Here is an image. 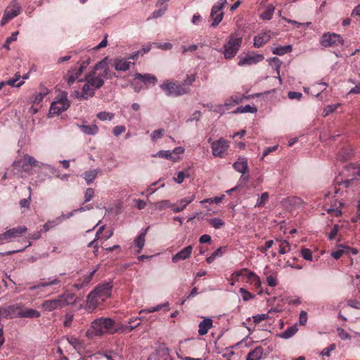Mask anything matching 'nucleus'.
Instances as JSON below:
<instances>
[{
	"mask_svg": "<svg viewBox=\"0 0 360 360\" xmlns=\"http://www.w3.org/2000/svg\"><path fill=\"white\" fill-rule=\"evenodd\" d=\"M94 195V190L92 188H86L84 193V203L89 202Z\"/></svg>",
	"mask_w": 360,
	"mask_h": 360,
	"instance_id": "51",
	"label": "nucleus"
},
{
	"mask_svg": "<svg viewBox=\"0 0 360 360\" xmlns=\"http://www.w3.org/2000/svg\"><path fill=\"white\" fill-rule=\"evenodd\" d=\"M257 111V109L255 106H251L250 105H246L245 106H240L238 107L235 111L234 113H245V112H251L254 113Z\"/></svg>",
	"mask_w": 360,
	"mask_h": 360,
	"instance_id": "37",
	"label": "nucleus"
},
{
	"mask_svg": "<svg viewBox=\"0 0 360 360\" xmlns=\"http://www.w3.org/2000/svg\"><path fill=\"white\" fill-rule=\"evenodd\" d=\"M271 36L272 33L270 31H266L255 36L254 38V46L255 47L262 46L269 41Z\"/></svg>",
	"mask_w": 360,
	"mask_h": 360,
	"instance_id": "19",
	"label": "nucleus"
},
{
	"mask_svg": "<svg viewBox=\"0 0 360 360\" xmlns=\"http://www.w3.org/2000/svg\"><path fill=\"white\" fill-rule=\"evenodd\" d=\"M141 318L136 317L134 319H131L129 321L128 324L126 326H124L122 327L123 331H127V332L132 331L134 328H136V327H138L139 326L141 325Z\"/></svg>",
	"mask_w": 360,
	"mask_h": 360,
	"instance_id": "28",
	"label": "nucleus"
},
{
	"mask_svg": "<svg viewBox=\"0 0 360 360\" xmlns=\"http://www.w3.org/2000/svg\"><path fill=\"white\" fill-rule=\"evenodd\" d=\"M242 101V98L238 96H233L230 98V99L227 100L225 102V105L230 106V105H235L240 103Z\"/></svg>",
	"mask_w": 360,
	"mask_h": 360,
	"instance_id": "46",
	"label": "nucleus"
},
{
	"mask_svg": "<svg viewBox=\"0 0 360 360\" xmlns=\"http://www.w3.org/2000/svg\"><path fill=\"white\" fill-rule=\"evenodd\" d=\"M148 360H172L169 349L165 345L160 346L154 353L150 354Z\"/></svg>",
	"mask_w": 360,
	"mask_h": 360,
	"instance_id": "13",
	"label": "nucleus"
},
{
	"mask_svg": "<svg viewBox=\"0 0 360 360\" xmlns=\"http://www.w3.org/2000/svg\"><path fill=\"white\" fill-rule=\"evenodd\" d=\"M208 222L213 226L214 229H221L224 226V222L219 218H213L208 219Z\"/></svg>",
	"mask_w": 360,
	"mask_h": 360,
	"instance_id": "41",
	"label": "nucleus"
},
{
	"mask_svg": "<svg viewBox=\"0 0 360 360\" xmlns=\"http://www.w3.org/2000/svg\"><path fill=\"white\" fill-rule=\"evenodd\" d=\"M40 316V313L36 309H23L22 308V312L20 315V318H39Z\"/></svg>",
	"mask_w": 360,
	"mask_h": 360,
	"instance_id": "29",
	"label": "nucleus"
},
{
	"mask_svg": "<svg viewBox=\"0 0 360 360\" xmlns=\"http://www.w3.org/2000/svg\"><path fill=\"white\" fill-rule=\"evenodd\" d=\"M115 321L110 318L101 317L96 319L91 322V327L87 330L86 335L101 336L105 333L114 334L118 331V329L115 328Z\"/></svg>",
	"mask_w": 360,
	"mask_h": 360,
	"instance_id": "2",
	"label": "nucleus"
},
{
	"mask_svg": "<svg viewBox=\"0 0 360 360\" xmlns=\"http://www.w3.org/2000/svg\"><path fill=\"white\" fill-rule=\"evenodd\" d=\"M172 206V203L168 200H160L155 204V207L160 210L170 207Z\"/></svg>",
	"mask_w": 360,
	"mask_h": 360,
	"instance_id": "43",
	"label": "nucleus"
},
{
	"mask_svg": "<svg viewBox=\"0 0 360 360\" xmlns=\"http://www.w3.org/2000/svg\"><path fill=\"white\" fill-rule=\"evenodd\" d=\"M25 226L13 228L0 235V240L8 241L11 238H16L27 231Z\"/></svg>",
	"mask_w": 360,
	"mask_h": 360,
	"instance_id": "12",
	"label": "nucleus"
},
{
	"mask_svg": "<svg viewBox=\"0 0 360 360\" xmlns=\"http://www.w3.org/2000/svg\"><path fill=\"white\" fill-rule=\"evenodd\" d=\"M164 132H165V130L163 129H159L158 130H155L151 134V139L153 140H156L158 139H160L163 136Z\"/></svg>",
	"mask_w": 360,
	"mask_h": 360,
	"instance_id": "58",
	"label": "nucleus"
},
{
	"mask_svg": "<svg viewBox=\"0 0 360 360\" xmlns=\"http://www.w3.org/2000/svg\"><path fill=\"white\" fill-rule=\"evenodd\" d=\"M269 317L266 314H261L253 316V321L255 323H259L262 321L266 319Z\"/></svg>",
	"mask_w": 360,
	"mask_h": 360,
	"instance_id": "62",
	"label": "nucleus"
},
{
	"mask_svg": "<svg viewBox=\"0 0 360 360\" xmlns=\"http://www.w3.org/2000/svg\"><path fill=\"white\" fill-rule=\"evenodd\" d=\"M91 59L89 57H88L85 60L82 61V63L80 64L79 67V74H82L84 70L86 68V67L90 63Z\"/></svg>",
	"mask_w": 360,
	"mask_h": 360,
	"instance_id": "61",
	"label": "nucleus"
},
{
	"mask_svg": "<svg viewBox=\"0 0 360 360\" xmlns=\"http://www.w3.org/2000/svg\"><path fill=\"white\" fill-rule=\"evenodd\" d=\"M274 244V240H269L268 241H266L264 244V246H260V247H258L257 248V250L261 252H265L266 251H267L269 248H271L272 247Z\"/></svg>",
	"mask_w": 360,
	"mask_h": 360,
	"instance_id": "55",
	"label": "nucleus"
},
{
	"mask_svg": "<svg viewBox=\"0 0 360 360\" xmlns=\"http://www.w3.org/2000/svg\"><path fill=\"white\" fill-rule=\"evenodd\" d=\"M134 79L140 80L147 88L149 84H155L158 82L157 77L151 74L146 73H136L134 75Z\"/></svg>",
	"mask_w": 360,
	"mask_h": 360,
	"instance_id": "16",
	"label": "nucleus"
},
{
	"mask_svg": "<svg viewBox=\"0 0 360 360\" xmlns=\"http://www.w3.org/2000/svg\"><path fill=\"white\" fill-rule=\"evenodd\" d=\"M343 42L344 40L340 34L331 32L324 33L320 40L321 45L326 48L342 45Z\"/></svg>",
	"mask_w": 360,
	"mask_h": 360,
	"instance_id": "6",
	"label": "nucleus"
},
{
	"mask_svg": "<svg viewBox=\"0 0 360 360\" xmlns=\"http://www.w3.org/2000/svg\"><path fill=\"white\" fill-rule=\"evenodd\" d=\"M98 172V169H91L86 171L85 172L83 173V178L85 179L88 185L91 184L93 182V181L96 178Z\"/></svg>",
	"mask_w": 360,
	"mask_h": 360,
	"instance_id": "30",
	"label": "nucleus"
},
{
	"mask_svg": "<svg viewBox=\"0 0 360 360\" xmlns=\"http://www.w3.org/2000/svg\"><path fill=\"white\" fill-rule=\"evenodd\" d=\"M161 89L167 96L177 97L188 94L190 89L173 80H166L160 85Z\"/></svg>",
	"mask_w": 360,
	"mask_h": 360,
	"instance_id": "3",
	"label": "nucleus"
},
{
	"mask_svg": "<svg viewBox=\"0 0 360 360\" xmlns=\"http://www.w3.org/2000/svg\"><path fill=\"white\" fill-rule=\"evenodd\" d=\"M97 117L99 120H103V121L106 120L108 119L111 120L113 118V115L112 113L107 112H101L98 113Z\"/></svg>",
	"mask_w": 360,
	"mask_h": 360,
	"instance_id": "54",
	"label": "nucleus"
},
{
	"mask_svg": "<svg viewBox=\"0 0 360 360\" xmlns=\"http://www.w3.org/2000/svg\"><path fill=\"white\" fill-rule=\"evenodd\" d=\"M98 296L95 294V292L91 291L87 296V309L89 311H92L98 304Z\"/></svg>",
	"mask_w": 360,
	"mask_h": 360,
	"instance_id": "24",
	"label": "nucleus"
},
{
	"mask_svg": "<svg viewBox=\"0 0 360 360\" xmlns=\"http://www.w3.org/2000/svg\"><path fill=\"white\" fill-rule=\"evenodd\" d=\"M192 251V245H188L187 247L178 252L176 255H173L172 257V261L174 263H177L179 261L185 260L191 257Z\"/></svg>",
	"mask_w": 360,
	"mask_h": 360,
	"instance_id": "15",
	"label": "nucleus"
},
{
	"mask_svg": "<svg viewBox=\"0 0 360 360\" xmlns=\"http://www.w3.org/2000/svg\"><path fill=\"white\" fill-rule=\"evenodd\" d=\"M264 349L261 346L255 347L248 353L247 360H259L263 354Z\"/></svg>",
	"mask_w": 360,
	"mask_h": 360,
	"instance_id": "27",
	"label": "nucleus"
},
{
	"mask_svg": "<svg viewBox=\"0 0 360 360\" xmlns=\"http://www.w3.org/2000/svg\"><path fill=\"white\" fill-rule=\"evenodd\" d=\"M154 156L164 158L167 160H172L173 161H176L178 160L177 157L172 155V153L171 150H160Z\"/></svg>",
	"mask_w": 360,
	"mask_h": 360,
	"instance_id": "38",
	"label": "nucleus"
},
{
	"mask_svg": "<svg viewBox=\"0 0 360 360\" xmlns=\"http://www.w3.org/2000/svg\"><path fill=\"white\" fill-rule=\"evenodd\" d=\"M46 94H47L46 90H45L43 92H40V93L36 94L34 97V99L32 100V102L36 104L39 103L43 100V98H44V96Z\"/></svg>",
	"mask_w": 360,
	"mask_h": 360,
	"instance_id": "56",
	"label": "nucleus"
},
{
	"mask_svg": "<svg viewBox=\"0 0 360 360\" xmlns=\"http://www.w3.org/2000/svg\"><path fill=\"white\" fill-rule=\"evenodd\" d=\"M60 281L58 278H55L52 281H48V282H41L38 285L31 286L30 288V290H34L36 289H39L44 287H47L53 285H57L60 283Z\"/></svg>",
	"mask_w": 360,
	"mask_h": 360,
	"instance_id": "35",
	"label": "nucleus"
},
{
	"mask_svg": "<svg viewBox=\"0 0 360 360\" xmlns=\"http://www.w3.org/2000/svg\"><path fill=\"white\" fill-rule=\"evenodd\" d=\"M69 343L74 347L77 351H79L82 348L80 341L76 338H71L68 339Z\"/></svg>",
	"mask_w": 360,
	"mask_h": 360,
	"instance_id": "48",
	"label": "nucleus"
},
{
	"mask_svg": "<svg viewBox=\"0 0 360 360\" xmlns=\"http://www.w3.org/2000/svg\"><path fill=\"white\" fill-rule=\"evenodd\" d=\"M194 200V196H192L191 198H185L182 200H181L180 203H184V206L181 207H176L174 208L173 212L175 213H178L181 212L184 210V208L186 207V205L189 203H191Z\"/></svg>",
	"mask_w": 360,
	"mask_h": 360,
	"instance_id": "40",
	"label": "nucleus"
},
{
	"mask_svg": "<svg viewBox=\"0 0 360 360\" xmlns=\"http://www.w3.org/2000/svg\"><path fill=\"white\" fill-rule=\"evenodd\" d=\"M233 167L237 172L243 174L248 172V164L247 159L245 158H238V160L234 162Z\"/></svg>",
	"mask_w": 360,
	"mask_h": 360,
	"instance_id": "21",
	"label": "nucleus"
},
{
	"mask_svg": "<svg viewBox=\"0 0 360 360\" xmlns=\"http://www.w3.org/2000/svg\"><path fill=\"white\" fill-rule=\"evenodd\" d=\"M97 269H94L89 274L86 275L84 276L83 280L82 281L86 285H87L92 280V278L95 273L96 272Z\"/></svg>",
	"mask_w": 360,
	"mask_h": 360,
	"instance_id": "59",
	"label": "nucleus"
},
{
	"mask_svg": "<svg viewBox=\"0 0 360 360\" xmlns=\"http://www.w3.org/2000/svg\"><path fill=\"white\" fill-rule=\"evenodd\" d=\"M93 360H113L112 359V355H111V352H108V353H105V354H103V353H98L96 355H95L94 357H93Z\"/></svg>",
	"mask_w": 360,
	"mask_h": 360,
	"instance_id": "47",
	"label": "nucleus"
},
{
	"mask_svg": "<svg viewBox=\"0 0 360 360\" xmlns=\"http://www.w3.org/2000/svg\"><path fill=\"white\" fill-rule=\"evenodd\" d=\"M338 105H327L323 111V113H322V115L323 117H327L328 116L330 113H332L333 112H334L336 108H338Z\"/></svg>",
	"mask_w": 360,
	"mask_h": 360,
	"instance_id": "49",
	"label": "nucleus"
},
{
	"mask_svg": "<svg viewBox=\"0 0 360 360\" xmlns=\"http://www.w3.org/2000/svg\"><path fill=\"white\" fill-rule=\"evenodd\" d=\"M292 46L291 45H287L284 46L276 47L272 50V52L275 55L282 56L285 53L291 52Z\"/></svg>",
	"mask_w": 360,
	"mask_h": 360,
	"instance_id": "39",
	"label": "nucleus"
},
{
	"mask_svg": "<svg viewBox=\"0 0 360 360\" xmlns=\"http://www.w3.org/2000/svg\"><path fill=\"white\" fill-rule=\"evenodd\" d=\"M242 44V36L238 34H231L229 39L224 45V55L225 58L231 59L238 53Z\"/></svg>",
	"mask_w": 360,
	"mask_h": 360,
	"instance_id": "4",
	"label": "nucleus"
},
{
	"mask_svg": "<svg viewBox=\"0 0 360 360\" xmlns=\"http://www.w3.org/2000/svg\"><path fill=\"white\" fill-rule=\"evenodd\" d=\"M18 34V32H14L11 34V35L8 37L4 44V48L6 49L7 50H10V44L13 41H16L17 36Z\"/></svg>",
	"mask_w": 360,
	"mask_h": 360,
	"instance_id": "44",
	"label": "nucleus"
},
{
	"mask_svg": "<svg viewBox=\"0 0 360 360\" xmlns=\"http://www.w3.org/2000/svg\"><path fill=\"white\" fill-rule=\"evenodd\" d=\"M212 326V320L210 318L205 319L199 323L198 333L200 335H204L207 333L210 328Z\"/></svg>",
	"mask_w": 360,
	"mask_h": 360,
	"instance_id": "23",
	"label": "nucleus"
},
{
	"mask_svg": "<svg viewBox=\"0 0 360 360\" xmlns=\"http://www.w3.org/2000/svg\"><path fill=\"white\" fill-rule=\"evenodd\" d=\"M275 7L270 4L268 5L265 11L260 14V17L263 20H269L271 19L274 13Z\"/></svg>",
	"mask_w": 360,
	"mask_h": 360,
	"instance_id": "31",
	"label": "nucleus"
},
{
	"mask_svg": "<svg viewBox=\"0 0 360 360\" xmlns=\"http://www.w3.org/2000/svg\"><path fill=\"white\" fill-rule=\"evenodd\" d=\"M240 292L243 300L245 301L250 300L255 297L254 295H252L251 292H248V290L243 288H240Z\"/></svg>",
	"mask_w": 360,
	"mask_h": 360,
	"instance_id": "50",
	"label": "nucleus"
},
{
	"mask_svg": "<svg viewBox=\"0 0 360 360\" xmlns=\"http://www.w3.org/2000/svg\"><path fill=\"white\" fill-rule=\"evenodd\" d=\"M157 6L159 7L158 10L155 11L148 18V20H154L158 19L160 17H162L167 9V4H164L162 3L158 4V1L157 2Z\"/></svg>",
	"mask_w": 360,
	"mask_h": 360,
	"instance_id": "26",
	"label": "nucleus"
},
{
	"mask_svg": "<svg viewBox=\"0 0 360 360\" xmlns=\"http://www.w3.org/2000/svg\"><path fill=\"white\" fill-rule=\"evenodd\" d=\"M297 331V327L296 325L292 326L288 328L285 331L279 335L281 338L289 339L292 338Z\"/></svg>",
	"mask_w": 360,
	"mask_h": 360,
	"instance_id": "32",
	"label": "nucleus"
},
{
	"mask_svg": "<svg viewBox=\"0 0 360 360\" xmlns=\"http://www.w3.org/2000/svg\"><path fill=\"white\" fill-rule=\"evenodd\" d=\"M153 44H154L157 48L163 50H170L172 48V44L169 42H166L164 44L153 43Z\"/></svg>",
	"mask_w": 360,
	"mask_h": 360,
	"instance_id": "60",
	"label": "nucleus"
},
{
	"mask_svg": "<svg viewBox=\"0 0 360 360\" xmlns=\"http://www.w3.org/2000/svg\"><path fill=\"white\" fill-rule=\"evenodd\" d=\"M68 305V301L63 300V295H60L57 299L46 300L42 304V307L48 311H53L56 309H60Z\"/></svg>",
	"mask_w": 360,
	"mask_h": 360,
	"instance_id": "9",
	"label": "nucleus"
},
{
	"mask_svg": "<svg viewBox=\"0 0 360 360\" xmlns=\"http://www.w3.org/2000/svg\"><path fill=\"white\" fill-rule=\"evenodd\" d=\"M21 10V6L16 0L11 1L4 11L1 22H6L13 20L20 13Z\"/></svg>",
	"mask_w": 360,
	"mask_h": 360,
	"instance_id": "7",
	"label": "nucleus"
},
{
	"mask_svg": "<svg viewBox=\"0 0 360 360\" xmlns=\"http://www.w3.org/2000/svg\"><path fill=\"white\" fill-rule=\"evenodd\" d=\"M125 131V127L122 125L116 126L113 129V134L115 136H120L121 134H122Z\"/></svg>",
	"mask_w": 360,
	"mask_h": 360,
	"instance_id": "64",
	"label": "nucleus"
},
{
	"mask_svg": "<svg viewBox=\"0 0 360 360\" xmlns=\"http://www.w3.org/2000/svg\"><path fill=\"white\" fill-rule=\"evenodd\" d=\"M131 63L124 58L114 59L113 66L117 71H127L130 68Z\"/></svg>",
	"mask_w": 360,
	"mask_h": 360,
	"instance_id": "20",
	"label": "nucleus"
},
{
	"mask_svg": "<svg viewBox=\"0 0 360 360\" xmlns=\"http://www.w3.org/2000/svg\"><path fill=\"white\" fill-rule=\"evenodd\" d=\"M290 250V244L287 240H282L281 241L280 245H279V253L281 255H284L286 252H289Z\"/></svg>",
	"mask_w": 360,
	"mask_h": 360,
	"instance_id": "42",
	"label": "nucleus"
},
{
	"mask_svg": "<svg viewBox=\"0 0 360 360\" xmlns=\"http://www.w3.org/2000/svg\"><path fill=\"white\" fill-rule=\"evenodd\" d=\"M63 217V215H62L60 217H58V218H56L54 220H49L47 222H46L43 225V231L44 232H47L51 229H52V228L55 227L56 226H57L59 223L61 222V219H62Z\"/></svg>",
	"mask_w": 360,
	"mask_h": 360,
	"instance_id": "34",
	"label": "nucleus"
},
{
	"mask_svg": "<svg viewBox=\"0 0 360 360\" xmlns=\"http://www.w3.org/2000/svg\"><path fill=\"white\" fill-rule=\"evenodd\" d=\"M269 193L267 192L263 193L261 196L257 199V202L255 205V207H262L263 206L267 200L269 199Z\"/></svg>",
	"mask_w": 360,
	"mask_h": 360,
	"instance_id": "45",
	"label": "nucleus"
},
{
	"mask_svg": "<svg viewBox=\"0 0 360 360\" xmlns=\"http://www.w3.org/2000/svg\"><path fill=\"white\" fill-rule=\"evenodd\" d=\"M148 229L149 228L148 227L146 229L143 230L142 232L138 236V237L134 240L136 247L139 248L137 250V253H140L141 252L145 245L146 235Z\"/></svg>",
	"mask_w": 360,
	"mask_h": 360,
	"instance_id": "25",
	"label": "nucleus"
},
{
	"mask_svg": "<svg viewBox=\"0 0 360 360\" xmlns=\"http://www.w3.org/2000/svg\"><path fill=\"white\" fill-rule=\"evenodd\" d=\"M335 349V345L331 344L328 347L323 349L321 353L322 356H329L330 355V352Z\"/></svg>",
	"mask_w": 360,
	"mask_h": 360,
	"instance_id": "57",
	"label": "nucleus"
},
{
	"mask_svg": "<svg viewBox=\"0 0 360 360\" xmlns=\"http://www.w3.org/2000/svg\"><path fill=\"white\" fill-rule=\"evenodd\" d=\"M22 306L20 304L9 305L6 307H1L3 312V318L13 319L20 317Z\"/></svg>",
	"mask_w": 360,
	"mask_h": 360,
	"instance_id": "10",
	"label": "nucleus"
},
{
	"mask_svg": "<svg viewBox=\"0 0 360 360\" xmlns=\"http://www.w3.org/2000/svg\"><path fill=\"white\" fill-rule=\"evenodd\" d=\"M82 74H79V69L75 68L69 70L65 79L67 81L68 86H72L75 80L79 79Z\"/></svg>",
	"mask_w": 360,
	"mask_h": 360,
	"instance_id": "22",
	"label": "nucleus"
},
{
	"mask_svg": "<svg viewBox=\"0 0 360 360\" xmlns=\"http://www.w3.org/2000/svg\"><path fill=\"white\" fill-rule=\"evenodd\" d=\"M226 4V0H219L212 8L210 18L213 22H221L223 20V8Z\"/></svg>",
	"mask_w": 360,
	"mask_h": 360,
	"instance_id": "8",
	"label": "nucleus"
},
{
	"mask_svg": "<svg viewBox=\"0 0 360 360\" xmlns=\"http://www.w3.org/2000/svg\"><path fill=\"white\" fill-rule=\"evenodd\" d=\"M357 176L360 178V170H358L356 172V176H353L352 179H346V180L342 181L336 180V184L338 185L344 184L345 186V187L347 188L349 186L351 181H352L354 179H356Z\"/></svg>",
	"mask_w": 360,
	"mask_h": 360,
	"instance_id": "52",
	"label": "nucleus"
},
{
	"mask_svg": "<svg viewBox=\"0 0 360 360\" xmlns=\"http://www.w3.org/2000/svg\"><path fill=\"white\" fill-rule=\"evenodd\" d=\"M14 165L16 167L24 168L26 166H38V162L33 157L26 154L22 159L15 162Z\"/></svg>",
	"mask_w": 360,
	"mask_h": 360,
	"instance_id": "17",
	"label": "nucleus"
},
{
	"mask_svg": "<svg viewBox=\"0 0 360 360\" xmlns=\"http://www.w3.org/2000/svg\"><path fill=\"white\" fill-rule=\"evenodd\" d=\"M288 96L290 99L300 100L301 98L302 97V94L296 91H289Z\"/></svg>",
	"mask_w": 360,
	"mask_h": 360,
	"instance_id": "63",
	"label": "nucleus"
},
{
	"mask_svg": "<svg viewBox=\"0 0 360 360\" xmlns=\"http://www.w3.org/2000/svg\"><path fill=\"white\" fill-rule=\"evenodd\" d=\"M269 63L273 67V68H274V70L276 71L278 75L277 77L279 79L280 82H281V79L280 77V68L282 62L279 60L278 58L274 57L270 60Z\"/></svg>",
	"mask_w": 360,
	"mask_h": 360,
	"instance_id": "36",
	"label": "nucleus"
},
{
	"mask_svg": "<svg viewBox=\"0 0 360 360\" xmlns=\"http://www.w3.org/2000/svg\"><path fill=\"white\" fill-rule=\"evenodd\" d=\"M112 285L111 283H105L96 287L93 292L99 297L101 301L110 296Z\"/></svg>",
	"mask_w": 360,
	"mask_h": 360,
	"instance_id": "14",
	"label": "nucleus"
},
{
	"mask_svg": "<svg viewBox=\"0 0 360 360\" xmlns=\"http://www.w3.org/2000/svg\"><path fill=\"white\" fill-rule=\"evenodd\" d=\"M79 128L86 134L95 135L98 131V128L96 125H80Z\"/></svg>",
	"mask_w": 360,
	"mask_h": 360,
	"instance_id": "33",
	"label": "nucleus"
},
{
	"mask_svg": "<svg viewBox=\"0 0 360 360\" xmlns=\"http://www.w3.org/2000/svg\"><path fill=\"white\" fill-rule=\"evenodd\" d=\"M108 57H105L86 75L84 81L86 83L83 86L81 95L83 99H86L88 96L94 95V89H98L104 84L105 80L108 79Z\"/></svg>",
	"mask_w": 360,
	"mask_h": 360,
	"instance_id": "1",
	"label": "nucleus"
},
{
	"mask_svg": "<svg viewBox=\"0 0 360 360\" xmlns=\"http://www.w3.org/2000/svg\"><path fill=\"white\" fill-rule=\"evenodd\" d=\"M228 146V141L223 138L212 142L211 148L213 155L216 157H221Z\"/></svg>",
	"mask_w": 360,
	"mask_h": 360,
	"instance_id": "11",
	"label": "nucleus"
},
{
	"mask_svg": "<svg viewBox=\"0 0 360 360\" xmlns=\"http://www.w3.org/2000/svg\"><path fill=\"white\" fill-rule=\"evenodd\" d=\"M301 255L304 259L308 260V261L312 260V252L309 249L303 248L301 250Z\"/></svg>",
	"mask_w": 360,
	"mask_h": 360,
	"instance_id": "53",
	"label": "nucleus"
},
{
	"mask_svg": "<svg viewBox=\"0 0 360 360\" xmlns=\"http://www.w3.org/2000/svg\"><path fill=\"white\" fill-rule=\"evenodd\" d=\"M70 103L68 99V93L66 91L61 92L53 101L49 109V114L60 115L62 112L65 111L70 107Z\"/></svg>",
	"mask_w": 360,
	"mask_h": 360,
	"instance_id": "5",
	"label": "nucleus"
},
{
	"mask_svg": "<svg viewBox=\"0 0 360 360\" xmlns=\"http://www.w3.org/2000/svg\"><path fill=\"white\" fill-rule=\"evenodd\" d=\"M264 59V56L262 54H257L255 56H246L243 58H240V60L238 63L239 66H243L245 65H252L255 64L259 61H262Z\"/></svg>",
	"mask_w": 360,
	"mask_h": 360,
	"instance_id": "18",
	"label": "nucleus"
}]
</instances>
